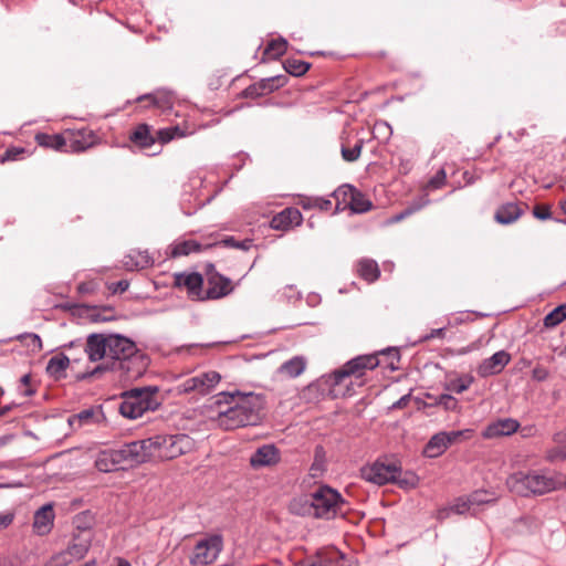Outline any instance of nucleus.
Wrapping results in <instances>:
<instances>
[{"label": "nucleus", "mask_w": 566, "mask_h": 566, "mask_svg": "<svg viewBox=\"0 0 566 566\" xmlns=\"http://www.w3.org/2000/svg\"><path fill=\"white\" fill-rule=\"evenodd\" d=\"M281 460V452L274 444H263L259 447L250 457V465L258 470L261 468L273 467Z\"/></svg>", "instance_id": "4468645a"}, {"label": "nucleus", "mask_w": 566, "mask_h": 566, "mask_svg": "<svg viewBox=\"0 0 566 566\" xmlns=\"http://www.w3.org/2000/svg\"><path fill=\"white\" fill-rule=\"evenodd\" d=\"M506 484L520 496H538L562 490V473L551 469H537L511 474Z\"/></svg>", "instance_id": "7ed1b4c3"}, {"label": "nucleus", "mask_w": 566, "mask_h": 566, "mask_svg": "<svg viewBox=\"0 0 566 566\" xmlns=\"http://www.w3.org/2000/svg\"><path fill=\"white\" fill-rule=\"evenodd\" d=\"M379 360L376 355L358 356L349 360L340 369L335 370L332 375L333 385H339L349 376L363 377L366 369H374L378 366Z\"/></svg>", "instance_id": "9d476101"}, {"label": "nucleus", "mask_w": 566, "mask_h": 566, "mask_svg": "<svg viewBox=\"0 0 566 566\" xmlns=\"http://www.w3.org/2000/svg\"><path fill=\"white\" fill-rule=\"evenodd\" d=\"M283 66L285 71L293 76L304 75L310 69V64L307 62L298 59H287Z\"/></svg>", "instance_id": "58836bf2"}, {"label": "nucleus", "mask_w": 566, "mask_h": 566, "mask_svg": "<svg viewBox=\"0 0 566 566\" xmlns=\"http://www.w3.org/2000/svg\"><path fill=\"white\" fill-rule=\"evenodd\" d=\"M181 136H184V134L178 126L167 127V128H163V129H159L156 132V137L158 138V140L161 145L169 143L170 140H172L176 137H181Z\"/></svg>", "instance_id": "37998d69"}, {"label": "nucleus", "mask_w": 566, "mask_h": 566, "mask_svg": "<svg viewBox=\"0 0 566 566\" xmlns=\"http://www.w3.org/2000/svg\"><path fill=\"white\" fill-rule=\"evenodd\" d=\"M566 319V304H562L557 307H555L553 311H551L545 317H544V326L547 328H553L560 324L563 321Z\"/></svg>", "instance_id": "4c0bfd02"}, {"label": "nucleus", "mask_w": 566, "mask_h": 566, "mask_svg": "<svg viewBox=\"0 0 566 566\" xmlns=\"http://www.w3.org/2000/svg\"><path fill=\"white\" fill-rule=\"evenodd\" d=\"M357 271L359 276L368 282L376 281L380 274L377 262L370 259L360 260L357 264Z\"/></svg>", "instance_id": "72a5a7b5"}, {"label": "nucleus", "mask_w": 566, "mask_h": 566, "mask_svg": "<svg viewBox=\"0 0 566 566\" xmlns=\"http://www.w3.org/2000/svg\"><path fill=\"white\" fill-rule=\"evenodd\" d=\"M107 337L108 334L92 333L86 337L84 353L90 361H99L107 359Z\"/></svg>", "instance_id": "dca6fc26"}, {"label": "nucleus", "mask_w": 566, "mask_h": 566, "mask_svg": "<svg viewBox=\"0 0 566 566\" xmlns=\"http://www.w3.org/2000/svg\"><path fill=\"white\" fill-rule=\"evenodd\" d=\"M545 459L548 462H557L566 459V446H557L546 451Z\"/></svg>", "instance_id": "49530a36"}, {"label": "nucleus", "mask_w": 566, "mask_h": 566, "mask_svg": "<svg viewBox=\"0 0 566 566\" xmlns=\"http://www.w3.org/2000/svg\"><path fill=\"white\" fill-rule=\"evenodd\" d=\"M473 381L474 378L471 375H463L457 378L449 379L446 382L444 388L455 394H462L463 391L470 388Z\"/></svg>", "instance_id": "c9c22d12"}, {"label": "nucleus", "mask_w": 566, "mask_h": 566, "mask_svg": "<svg viewBox=\"0 0 566 566\" xmlns=\"http://www.w3.org/2000/svg\"><path fill=\"white\" fill-rule=\"evenodd\" d=\"M129 286L128 281L120 280L118 282L112 283L109 289L113 291V293H123L125 292Z\"/></svg>", "instance_id": "052dcab7"}, {"label": "nucleus", "mask_w": 566, "mask_h": 566, "mask_svg": "<svg viewBox=\"0 0 566 566\" xmlns=\"http://www.w3.org/2000/svg\"><path fill=\"white\" fill-rule=\"evenodd\" d=\"M130 140L140 148H149L155 144V136L150 133V126L140 124L130 135Z\"/></svg>", "instance_id": "c85d7f7f"}, {"label": "nucleus", "mask_w": 566, "mask_h": 566, "mask_svg": "<svg viewBox=\"0 0 566 566\" xmlns=\"http://www.w3.org/2000/svg\"><path fill=\"white\" fill-rule=\"evenodd\" d=\"M113 451L115 458L117 459L119 468H123L124 465H130L128 443L123 444L118 449H113Z\"/></svg>", "instance_id": "de8ad7c7"}, {"label": "nucleus", "mask_w": 566, "mask_h": 566, "mask_svg": "<svg viewBox=\"0 0 566 566\" xmlns=\"http://www.w3.org/2000/svg\"><path fill=\"white\" fill-rule=\"evenodd\" d=\"M436 405L443 407L446 410L454 411L459 407L458 400L448 394H442L437 397Z\"/></svg>", "instance_id": "c03bdc74"}, {"label": "nucleus", "mask_w": 566, "mask_h": 566, "mask_svg": "<svg viewBox=\"0 0 566 566\" xmlns=\"http://www.w3.org/2000/svg\"><path fill=\"white\" fill-rule=\"evenodd\" d=\"M158 387L146 386L126 390L122 394L119 413L127 419H137L147 411H154L160 406Z\"/></svg>", "instance_id": "39448f33"}, {"label": "nucleus", "mask_w": 566, "mask_h": 566, "mask_svg": "<svg viewBox=\"0 0 566 566\" xmlns=\"http://www.w3.org/2000/svg\"><path fill=\"white\" fill-rule=\"evenodd\" d=\"M549 371L542 365H536L532 370V378L536 381H544L548 378Z\"/></svg>", "instance_id": "6e6d98bb"}, {"label": "nucleus", "mask_w": 566, "mask_h": 566, "mask_svg": "<svg viewBox=\"0 0 566 566\" xmlns=\"http://www.w3.org/2000/svg\"><path fill=\"white\" fill-rule=\"evenodd\" d=\"M301 206L305 210H310L312 208H316V197L315 198H304L301 200Z\"/></svg>", "instance_id": "0e129e2a"}, {"label": "nucleus", "mask_w": 566, "mask_h": 566, "mask_svg": "<svg viewBox=\"0 0 566 566\" xmlns=\"http://www.w3.org/2000/svg\"><path fill=\"white\" fill-rule=\"evenodd\" d=\"M200 244L193 240L182 241L175 244L172 249L174 256L188 255L192 252H198Z\"/></svg>", "instance_id": "79ce46f5"}, {"label": "nucleus", "mask_w": 566, "mask_h": 566, "mask_svg": "<svg viewBox=\"0 0 566 566\" xmlns=\"http://www.w3.org/2000/svg\"><path fill=\"white\" fill-rule=\"evenodd\" d=\"M400 474L396 479V483H398L402 488H415L418 483V478L413 473H406L403 478H399Z\"/></svg>", "instance_id": "603ef678"}, {"label": "nucleus", "mask_w": 566, "mask_h": 566, "mask_svg": "<svg viewBox=\"0 0 566 566\" xmlns=\"http://www.w3.org/2000/svg\"><path fill=\"white\" fill-rule=\"evenodd\" d=\"M363 146L364 139H358L353 147H348L343 143L340 148L343 159L348 163L356 161L360 157Z\"/></svg>", "instance_id": "ea45409f"}, {"label": "nucleus", "mask_w": 566, "mask_h": 566, "mask_svg": "<svg viewBox=\"0 0 566 566\" xmlns=\"http://www.w3.org/2000/svg\"><path fill=\"white\" fill-rule=\"evenodd\" d=\"M151 99V103L161 108H170L172 106L174 96L171 93L166 91H158L155 94H149L139 97L138 99Z\"/></svg>", "instance_id": "e433bc0d"}, {"label": "nucleus", "mask_w": 566, "mask_h": 566, "mask_svg": "<svg viewBox=\"0 0 566 566\" xmlns=\"http://www.w3.org/2000/svg\"><path fill=\"white\" fill-rule=\"evenodd\" d=\"M232 291L231 281L218 273L208 276V287L205 291V300H218Z\"/></svg>", "instance_id": "6ab92c4d"}, {"label": "nucleus", "mask_w": 566, "mask_h": 566, "mask_svg": "<svg viewBox=\"0 0 566 566\" xmlns=\"http://www.w3.org/2000/svg\"><path fill=\"white\" fill-rule=\"evenodd\" d=\"M407 401H408V396H403L397 402L394 403V407L401 408V407L406 406Z\"/></svg>", "instance_id": "338daca9"}, {"label": "nucleus", "mask_w": 566, "mask_h": 566, "mask_svg": "<svg viewBox=\"0 0 566 566\" xmlns=\"http://www.w3.org/2000/svg\"><path fill=\"white\" fill-rule=\"evenodd\" d=\"M421 208H422V205H416V206L409 207V208L405 209L403 211H401L400 213L394 216L391 221L399 222V221L403 220L405 218L411 216L413 212L420 210Z\"/></svg>", "instance_id": "4d7b16f0"}, {"label": "nucleus", "mask_w": 566, "mask_h": 566, "mask_svg": "<svg viewBox=\"0 0 566 566\" xmlns=\"http://www.w3.org/2000/svg\"><path fill=\"white\" fill-rule=\"evenodd\" d=\"M73 317L86 319L92 323L109 322L114 319V311L109 307H97L73 304Z\"/></svg>", "instance_id": "2eb2a0df"}, {"label": "nucleus", "mask_w": 566, "mask_h": 566, "mask_svg": "<svg viewBox=\"0 0 566 566\" xmlns=\"http://www.w3.org/2000/svg\"><path fill=\"white\" fill-rule=\"evenodd\" d=\"M523 214V209L515 202H507L499 207L495 220L501 224H511Z\"/></svg>", "instance_id": "a878e982"}, {"label": "nucleus", "mask_w": 566, "mask_h": 566, "mask_svg": "<svg viewBox=\"0 0 566 566\" xmlns=\"http://www.w3.org/2000/svg\"><path fill=\"white\" fill-rule=\"evenodd\" d=\"M80 426L101 423L105 420L101 406L87 408L75 416Z\"/></svg>", "instance_id": "2f4dec72"}, {"label": "nucleus", "mask_w": 566, "mask_h": 566, "mask_svg": "<svg viewBox=\"0 0 566 566\" xmlns=\"http://www.w3.org/2000/svg\"><path fill=\"white\" fill-rule=\"evenodd\" d=\"M54 521L53 505L48 503L34 513L33 530L38 535L48 534Z\"/></svg>", "instance_id": "412c9836"}, {"label": "nucleus", "mask_w": 566, "mask_h": 566, "mask_svg": "<svg viewBox=\"0 0 566 566\" xmlns=\"http://www.w3.org/2000/svg\"><path fill=\"white\" fill-rule=\"evenodd\" d=\"M224 247L249 250L251 247V240L237 241L233 237L226 238L221 241Z\"/></svg>", "instance_id": "09e8293b"}, {"label": "nucleus", "mask_w": 566, "mask_h": 566, "mask_svg": "<svg viewBox=\"0 0 566 566\" xmlns=\"http://www.w3.org/2000/svg\"><path fill=\"white\" fill-rule=\"evenodd\" d=\"M69 366V357L64 354H57L50 358L46 366V373L54 379L59 380L66 376V369Z\"/></svg>", "instance_id": "cd10ccee"}, {"label": "nucleus", "mask_w": 566, "mask_h": 566, "mask_svg": "<svg viewBox=\"0 0 566 566\" xmlns=\"http://www.w3.org/2000/svg\"><path fill=\"white\" fill-rule=\"evenodd\" d=\"M203 277L197 272L178 273L175 275V285L177 287H186L189 297L192 300L205 301V292L202 291Z\"/></svg>", "instance_id": "ddd939ff"}, {"label": "nucleus", "mask_w": 566, "mask_h": 566, "mask_svg": "<svg viewBox=\"0 0 566 566\" xmlns=\"http://www.w3.org/2000/svg\"><path fill=\"white\" fill-rule=\"evenodd\" d=\"M221 375L218 371L209 370L180 381L176 390L179 394H198L201 396L211 392L220 382Z\"/></svg>", "instance_id": "6e6552de"}, {"label": "nucleus", "mask_w": 566, "mask_h": 566, "mask_svg": "<svg viewBox=\"0 0 566 566\" xmlns=\"http://www.w3.org/2000/svg\"><path fill=\"white\" fill-rule=\"evenodd\" d=\"M346 504V501L338 491L331 486L322 485L310 494L303 509L297 511V513L313 515L316 518L332 520L338 515H345L347 511ZM295 505L296 503L292 505V510L296 512Z\"/></svg>", "instance_id": "20e7f679"}, {"label": "nucleus", "mask_w": 566, "mask_h": 566, "mask_svg": "<svg viewBox=\"0 0 566 566\" xmlns=\"http://www.w3.org/2000/svg\"><path fill=\"white\" fill-rule=\"evenodd\" d=\"M148 439L154 460H172L195 449V440L186 433L156 434Z\"/></svg>", "instance_id": "423d86ee"}, {"label": "nucleus", "mask_w": 566, "mask_h": 566, "mask_svg": "<svg viewBox=\"0 0 566 566\" xmlns=\"http://www.w3.org/2000/svg\"><path fill=\"white\" fill-rule=\"evenodd\" d=\"M149 439L136 440L128 443L130 465L144 463L151 460L148 449Z\"/></svg>", "instance_id": "b1692460"}, {"label": "nucleus", "mask_w": 566, "mask_h": 566, "mask_svg": "<svg viewBox=\"0 0 566 566\" xmlns=\"http://www.w3.org/2000/svg\"><path fill=\"white\" fill-rule=\"evenodd\" d=\"M95 143V136L91 130L84 128H73V153L83 151Z\"/></svg>", "instance_id": "7c9ffc66"}, {"label": "nucleus", "mask_w": 566, "mask_h": 566, "mask_svg": "<svg viewBox=\"0 0 566 566\" xmlns=\"http://www.w3.org/2000/svg\"><path fill=\"white\" fill-rule=\"evenodd\" d=\"M213 399L214 405L219 408L217 423L224 430L255 426L262 419L263 399L254 392L222 391Z\"/></svg>", "instance_id": "f03ea898"}, {"label": "nucleus", "mask_w": 566, "mask_h": 566, "mask_svg": "<svg viewBox=\"0 0 566 566\" xmlns=\"http://www.w3.org/2000/svg\"><path fill=\"white\" fill-rule=\"evenodd\" d=\"M332 206V201L329 199L316 197V208L319 210H328Z\"/></svg>", "instance_id": "e2e57ef3"}, {"label": "nucleus", "mask_w": 566, "mask_h": 566, "mask_svg": "<svg viewBox=\"0 0 566 566\" xmlns=\"http://www.w3.org/2000/svg\"><path fill=\"white\" fill-rule=\"evenodd\" d=\"M153 258L147 251L132 250L123 259V265L128 271L144 270L153 264Z\"/></svg>", "instance_id": "5701e85b"}, {"label": "nucleus", "mask_w": 566, "mask_h": 566, "mask_svg": "<svg viewBox=\"0 0 566 566\" xmlns=\"http://www.w3.org/2000/svg\"><path fill=\"white\" fill-rule=\"evenodd\" d=\"M296 566H345V557L336 548H326L317 553L315 560Z\"/></svg>", "instance_id": "aec40b11"}, {"label": "nucleus", "mask_w": 566, "mask_h": 566, "mask_svg": "<svg viewBox=\"0 0 566 566\" xmlns=\"http://www.w3.org/2000/svg\"><path fill=\"white\" fill-rule=\"evenodd\" d=\"M286 49L287 41L283 38H280L269 42L264 50V54L269 55L271 59H279L285 53Z\"/></svg>", "instance_id": "a19ab883"}, {"label": "nucleus", "mask_w": 566, "mask_h": 566, "mask_svg": "<svg viewBox=\"0 0 566 566\" xmlns=\"http://www.w3.org/2000/svg\"><path fill=\"white\" fill-rule=\"evenodd\" d=\"M148 366L147 356L136 344L119 334H108L107 361L95 366L90 373H77V379L94 376L107 370L118 371L125 380L137 379L144 375Z\"/></svg>", "instance_id": "f257e3e1"}, {"label": "nucleus", "mask_w": 566, "mask_h": 566, "mask_svg": "<svg viewBox=\"0 0 566 566\" xmlns=\"http://www.w3.org/2000/svg\"><path fill=\"white\" fill-rule=\"evenodd\" d=\"M94 465L101 472H112L119 468L113 449L101 451L94 460Z\"/></svg>", "instance_id": "c756f323"}, {"label": "nucleus", "mask_w": 566, "mask_h": 566, "mask_svg": "<svg viewBox=\"0 0 566 566\" xmlns=\"http://www.w3.org/2000/svg\"><path fill=\"white\" fill-rule=\"evenodd\" d=\"M22 153H23V149H21V148H15V147L9 148L3 154L1 161L4 163V161H9V160H15L18 158V156Z\"/></svg>", "instance_id": "bf43d9fd"}, {"label": "nucleus", "mask_w": 566, "mask_h": 566, "mask_svg": "<svg viewBox=\"0 0 566 566\" xmlns=\"http://www.w3.org/2000/svg\"><path fill=\"white\" fill-rule=\"evenodd\" d=\"M492 502L491 499L488 497V494L485 492H474L469 496V503L474 505H481Z\"/></svg>", "instance_id": "864d4df0"}, {"label": "nucleus", "mask_w": 566, "mask_h": 566, "mask_svg": "<svg viewBox=\"0 0 566 566\" xmlns=\"http://www.w3.org/2000/svg\"><path fill=\"white\" fill-rule=\"evenodd\" d=\"M447 179V175L444 169H440L437 171V174L429 180L428 187L431 189H439L441 188Z\"/></svg>", "instance_id": "8fccbe9b"}, {"label": "nucleus", "mask_w": 566, "mask_h": 566, "mask_svg": "<svg viewBox=\"0 0 566 566\" xmlns=\"http://www.w3.org/2000/svg\"><path fill=\"white\" fill-rule=\"evenodd\" d=\"M533 216L538 220H548L552 218L549 206L536 205L533 209Z\"/></svg>", "instance_id": "3c124183"}, {"label": "nucleus", "mask_w": 566, "mask_h": 566, "mask_svg": "<svg viewBox=\"0 0 566 566\" xmlns=\"http://www.w3.org/2000/svg\"><path fill=\"white\" fill-rule=\"evenodd\" d=\"M223 541L220 535H212L199 541L195 546V552L190 557L192 565L212 564L221 553Z\"/></svg>", "instance_id": "9b49d317"}, {"label": "nucleus", "mask_w": 566, "mask_h": 566, "mask_svg": "<svg viewBox=\"0 0 566 566\" xmlns=\"http://www.w3.org/2000/svg\"><path fill=\"white\" fill-rule=\"evenodd\" d=\"M520 423L512 418L497 419L489 423L482 432L484 439L510 436L517 431Z\"/></svg>", "instance_id": "a211bd4d"}, {"label": "nucleus", "mask_w": 566, "mask_h": 566, "mask_svg": "<svg viewBox=\"0 0 566 566\" xmlns=\"http://www.w3.org/2000/svg\"><path fill=\"white\" fill-rule=\"evenodd\" d=\"M305 366L306 363L304 358L295 356L289 359L287 361L283 363L279 368V373L290 378H295L304 371Z\"/></svg>", "instance_id": "473e14b6"}, {"label": "nucleus", "mask_w": 566, "mask_h": 566, "mask_svg": "<svg viewBox=\"0 0 566 566\" xmlns=\"http://www.w3.org/2000/svg\"><path fill=\"white\" fill-rule=\"evenodd\" d=\"M36 143L46 148H52L55 150H62V148L66 145V142L62 135H49L44 133H40L35 135Z\"/></svg>", "instance_id": "f704fd0d"}, {"label": "nucleus", "mask_w": 566, "mask_h": 566, "mask_svg": "<svg viewBox=\"0 0 566 566\" xmlns=\"http://www.w3.org/2000/svg\"><path fill=\"white\" fill-rule=\"evenodd\" d=\"M473 437V430L472 429H463V430H457V431H449L447 432V438H449V446L462 441V440H469Z\"/></svg>", "instance_id": "a18cd8bd"}, {"label": "nucleus", "mask_w": 566, "mask_h": 566, "mask_svg": "<svg viewBox=\"0 0 566 566\" xmlns=\"http://www.w3.org/2000/svg\"><path fill=\"white\" fill-rule=\"evenodd\" d=\"M447 431H441L431 437L424 448V454L428 458H437L441 455L450 446Z\"/></svg>", "instance_id": "bb28decb"}, {"label": "nucleus", "mask_w": 566, "mask_h": 566, "mask_svg": "<svg viewBox=\"0 0 566 566\" xmlns=\"http://www.w3.org/2000/svg\"><path fill=\"white\" fill-rule=\"evenodd\" d=\"M303 217L297 208H285L273 217L271 227L277 230H285L292 226H300Z\"/></svg>", "instance_id": "4be33fe9"}, {"label": "nucleus", "mask_w": 566, "mask_h": 566, "mask_svg": "<svg viewBox=\"0 0 566 566\" xmlns=\"http://www.w3.org/2000/svg\"><path fill=\"white\" fill-rule=\"evenodd\" d=\"M444 335H446L444 328H436V329H432L428 335L423 336L422 340H429V339H433V338H443Z\"/></svg>", "instance_id": "680f3d73"}, {"label": "nucleus", "mask_w": 566, "mask_h": 566, "mask_svg": "<svg viewBox=\"0 0 566 566\" xmlns=\"http://www.w3.org/2000/svg\"><path fill=\"white\" fill-rule=\"evenodd\" d=\"M14 520V513L11 511L0 513V531L8 528Z\"/></svg>", "instance_id": "13d9d810"}, {"label": "nucleus", "mask_w": 566, "mask_h": 566, "mask_svg": "<svg viewBox=\"0 0 566 566\" xmlns=\"http://www.w3.org/2000/svg\"><path fill=\"white\" fill-rule=\"evenodd\" d=\"M511 356L504 350L494 353L491 357L484 359L478 367V374L481 377H489L500 374L510 363Z\"/></svg>", "instance_id": "f3484780"}, {"label": "nucleus", "mask_w": 566, "mask_h": 566, "mask_svg": "<svg viewBox=\"0 0 566 566\" xmlns=\"http://www.w3.org/2000/svg\"><path fill=\"white\" fill-rule=\"evenodd\" d=\"M30 338H31V345L33 346V348H41V346H42L41 338L38 335L32 334V335H30Z\"/></svg>", "instance_id": "69168bd1"}, {"label": "nucleus", "mask_w": 566, "mask_h": 566, "mask_svg": "<svg viewBox=\"0 0 566 566\" xmlns=\"http://www.w3.org/2000/svg\"><path fill=\"white\" fill-rule=\"evenodd\" d=\"M12 405H6L3 407L0 408V418L6 416L11 409H12Z\"/></svg>", "instance_id": "774afa93"}, {"label": "nucleus", "mask_w": 566, "mask_h": 566, "mask_svg": "<svg viewBox=\"0 0 566 566\" xmlns=\"http://www.w3.org/2000/svg\"><path fill=\"white\" fill-rule=\"evenodd\" d=\"M399 474H401V471L395 463H384L379 461L366 465L360 470V475L365 481L377 485L395 482Z\"/></svg>", "instance_id": "f8f14e48"}, {"label": "nucleus", "mask_w": 566, "mask_h": 566, "mask_svg": "<svg viewBox=\"0 0 566 566\" xmlns=\"http://www.w3.org/2000/svg\"><path fill=\"white\" fill-rule=\"evenodd\" d=\"M332 196L336 200L337 210L349 207L355 213H364L371 208V202L366 196L349 185L338 187Z\"/></svg>", "instance_id": "1a4fd4ad"}, {"label": "nucleus", "mask_w": 566, "mask_h": 566, "mask_svg": "<svg viewBox=\"0 0 566 566\" xmlns=\"http://www.w3.org/2000/svg\"><path fill=\"white\" fill-rule=\"evenodd\" d=\"M94 524L95 515L91 511H83L73 517V527L81 532L77 543L73 534V558H82L88 551Z\"/></svg>", "instance_id": "0eeeda50"}, {"label": "nucleus", "mask_w": 566, "mask_h": 566, "mask_svg": "<svg viewBox=\"0 0 566 566\" xmlns=\"http://www.w3.org/2000/svg\"><path fill=\"white\" fill-rule=\"evenodd\" d=\"M471 507H472V505L469 503V496H468L465 500L459 499L457 501V503H454L452 505L451 511H453L457 514H464V513L469 512Z\"/></svg>", "instance_id": "5fc2aeb1"}, {"label": "nucleus", "mask_w": 566, "mask_h": 566, "mask_svg": "<svg viewBox=\"0 0 566 566\" xmlns=\"http://www.w3.org/2000/svg\"><path fill=\"white\" fill-rule=\"evenodd\" d=\"M282 80H283L282 76H274V77H269V78L262 80L258 84L248 86L244 90V95H245V97H256V96L263 95L268 92H273L280 85H283Z\"/></svg>", "instance_id": "393cba45"}]
</instances>
